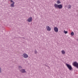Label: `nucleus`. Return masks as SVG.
Listing matches in <instances>:
<instances>
[{
  "label": "nucleus",
  "instance_id": "1",
  "mask_svg": "<svg viewBox=\"0 0 78 78\" xmlns=\"http://www.w3.org/2000/svg\"><path fill=\"white\" fill-rule=\"evenodd\" d=\"M54 6L55 8H58V9H62V4L57 5L55 4Z\"/></svg>",
  "mask_w": 78,
  "mask_h": 78
},
{
  "label": "nucleus",
  "instance_id": "2",
  "mask_svg": "<svg viewBox=\"0 0 78 78\" xmlns=\"http://www.w3.org/2000/svg\"><path fill=\"white\" fill-rule=\"evenodd\" d=\"M73 66L74 67H76L78 69V63L76 62H75L73 63Z\"/></svg>",
  "mask_w": 78,
  "mask_h": 78
},
{
  "label": "nucleus",
  "instance_id": "3",
  "mask_svg": "<svg viewBox=\"0 0 78 78\" xmlns=\"http://www.w3.org/2000/svg\"><path fill=\"white\" fill-rule=\"evenodd\" d=\"M66 66L69 69V70H71L72 69V66H71V65L68 64H66Z\"/></svg>",
  "mask_w": 78,
  "mask_h": 78
},
{
  "label": "nucleus",
  "instance_id": "4",
  "mask_svg": "<svg viewBox=\"0 0 78 78\" xmlns=\"http://www.w3.org/2000/svg\"><path fill=\"white\" fill-rule=\"evenodd\" d=\"M54 29L55 32H56V33H58V28L57 27H55Z\"/></svg>",
  "mask_w": 78,
  "mask_h": 78
},
{
  "label": "nucleus",
  "instance_id": "5",
  "mask_svg": "<svg viewBox=\"0 0 78 78\" xmlns=\"http://www.w3.org/2000/svg\"><path fill=\"white\" fill-rule=\"evenodd\" d=\"M23 56L24 58H28V55L26 53H24L23 54Z\"/></svg>",
  "mask_w": 78,
  "mask_h": 78
},
{
  "label": "nucleus",
  "instance_id": "6",
  "mask_svg": "<svg viewBox=\"0 0 78 78\" xmlns=\"http://www.w3.org/2000/svg\"><path fill=\"white\" fill-rule=\"evenodd\" d=\"M46 29L47 31H51V27H50L49 26L46 27Z\"/></svg>",
  "mask_w": 78,
  "mask_h": 78
},
{
  "label": "nucleus",
  "instance_id": "7",
  "mask_svg": "<svg viewBox=\"0 0 78 78\" xmlns=\"http://www.w3.org/2000/svg\"><path fill=\"white\" fill-rule=\"evenodd\" d=\"M20 71L22 73H25L26 72V71H25V70L24 69H22L21 70H20Z\"/></svg>",
  "mask_w": 78,
  "mask_h": 78
},
{
  "label": "nucleus",
  "instance_id": "8",
  "mask_svg": "<svg viewBox=\"0 0 78 78\" xmlns=\"http://www.w3.org/2000/svg\"><path fill=\"white\" fill-rule=\"evenodd\" d=\"M15 4V2H13V3H12L11 5V7L12 8H13V7H14V4Z\"/></svg>",
  "mask_w": 78,
  "mask_h": 78
},
{
  "label": "nucleus",
  "instance_id": "9",
  "mask_svg": "<svg viewBox=\"0 0 78 78\" xmlns=\"http://www.w3.org/2000/svg\"><path fill=\"white\" fill-rule=\"evenodd\" d=\"M57 3L58 4H60V3H61V1L59 0H58L57 1Z\"/></svg>",
  "mask_w": 78,
  "mask_h": 78
},
{
  "label": "nucleus",
  "instance_id": "10",
  "mask_svg": "<svg viewBox=\"0 0 78 78\" xmlns=\"http://www.w3.org/2000/svg\"><path fill=\"white\" fill-rule=\"evenodd\" d=\"M32 20H33V18H32V17H30V22H32Z\"/></svg>",
  "mask_w": 78,
  "mask_h": 78
},
{
  "label": "nucleus",
  "instance_id": "11",
  "mask_svg": "<svg viewBox=\"0 0 78 78\" xmlns=\"http://www.w3.org/2000/svg\"><path fill=\"white\" fill-rule=\"evenodd\" d=\"M61 52L62 53V54L63 55H64V54H65V53H66V52H65V51H64V50H62L61 51Z\"/></svg>",
  "mask_w": 78,
  "mask_h": 78
},
{
  "label": "nucleus",
  "instance_id": "12",
  "mask_svg": "<svg viewBox=\"0 0 78 78\" xmlns=\"http://www.w3.org/2000/svg\"><path fill=\"white\" fill-rule=\"evenodd\" d=\"M68 9H70V8H71V5H68Z\"/></svg>",
  "mask_w": 78,
  "mask_h": 78
},
{
  "label": "nucleus",
  "instance_id": "13",
  "mask_svg": "<svg viewBox=\"0 0 78 78\" xmlns=\"http://www.w3.org/2000/svg\"><path fill=\"white\" fill-rule=\"evenodd\" d=\"M71 34V36H73V35H74V33H73V32H72Z\"/></svg>",
  "mask_w": 78,
  "mask_h": 78
},
{
  "label": "nucleus",
  "instance_id": "14",
  "mask_svg": "<svg viewBox=\"0 0 78 78\" xmlns=\"http://www.w3.org/2000/svg\"><path fill=\"white\" fill-rule=\"evenodd\" d=\"M34 53L35 54H37V51L36 50H35V51H34Z\"/></svg>",
  "mask_w": 78,
  "mask_h": 78
},
{
  "label": "nucleus",
  "instance_id": "15",
  "mask_svg": "<svg viewBox=\"0 0 78 78\" xmlns=\"http://www.w3.org/2000/svg\"><path fill=\"white\" fill-rule=\"evenodd\" d=\"M64 33H65V34H67V33L68 32L67 31H66L65 30H64Z\"/></svg>",
  "mask_w": 78,
  "mask_h": 78
},
{
  "label": "nucleus",
  "instance_id": "16",
  "mask_svg": "<svg viewBox=\"0 0 78 78\" xmlns=\"http://www.w3.org/2000/svg\"><path fill=\"white\" fill-rule=\"evenodd\" d=\"M18 68L19 69H22V67H21V66H19L18 67Z\"/></svg>",
  "mask_w": 78,
  "mask_h": 78
},
{
  "label": "nucleus",
  "instance_id": "17",
  "mask_svg": "<svg viewBox=\"0 0 78 78\" xmlns=\"http://www.w3.org/2000/svg\"><path fill=\"white\" fill-rule=\"evenodd\" d=\"M10 2H11V3H14V2H13V1L12 0H10Z\"/></svg>",
  "mask_w": 78,
  "mask_h": 78
},
{
  "label": "nucleus",
  "instance_id": "18",
  "mask_svg": "<svg viewBox=\"0 0 78 78\" xmlns=\"http://www.w3.org/2000/svg\"><path fill=\"white\" fill-rule=\"evenodd\" d=\"M2 72V69H1V68H0V73H1Z\"/></svg>",
  "mask_w": 78,
  "mask_h": 78
},
{
  "label": "nucleus",
  "instance_id": "19",
  "mask_svg": "<svg viewBox=\"0 0 78 78\" xmlns=\"http://www.w3.org/2000/svg\"><path fill=\"white\" fill-rule=\"evenodd\" d=\"M27 20H28V22H30V18H29Z\"/></svg>",
  "mask_w": 78,
  "mask_h": 78
}]
</instances>
